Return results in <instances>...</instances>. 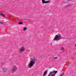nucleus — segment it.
I'll return each mask as SVG.
<instances>
[{"mask_svg": "<svg viewBox=\"0 0 76 76\" xmlns=\"http://www.w3.org/2000/svg\"><path fill=\"white\" fill-rule=\"evenodd\" d=\"M57 73V71H54L53 72H50L48 76H54V73L56 74Z\"/></svg>", "mask_w": 76, "mask_h": 76, "instance_id": "nucleus-1", "label": "nucleus"}, {"mask_svg": "<svg viewBox=\"0 0 76 76\" xmlns=\"http://www.w3.org/2000/svg\"><path fill=\"white\" fill-rule=\"evenodd\" d=\"M60 38V36L57 35L54 38V40L55 41H57Z\"/></svg>", "mask_w": 76, "mask_h": 76, "instance_id": "nucleus-2", "label": "nucleus"}, {"mask_svg": "<svg viewBox=\"0 0 76 76\" xmlns=\"http://www.w3.org/2000/svg\"><path fill=\"white\" fill-rule=\"evenodd\" d=\"M35 63V62L34 61H31L30 64H29L28 66L30 67H31L34 65V64Z\"/></svg>", "mask_w": 76, "mask_h": 76, "instance_id": "nucleus-3", "label": "nucleus"}, {"mask_svg": "<svg viewBox=\"0 0 76 76\" xmlns=\"http://www.w3.org/2000/svg\"><path fill=\"white\" fill-rule=\"evenodd\" d=\"M12 70L13 72H16V71L17 70V68L16 67V66H14L12 68Z\"/></svg>", "mask_w": 76, "mask_h": 76, "instance_id": "nucleus-4", "label": "nucleus"}, {"mask_svg": "<svg viewBox=\"0 0 76 76\" xmlns=\"http://www.w3.org/2000/svg\"><path fill=\"white\" fill-rule=\"evenodd\" d=\"M42 3L43 4H46V3H48L50 2V1H44V0H42Z\"/></svg>", "mask_w": 76, "mask_h": 76, "instance_id": "nucleus-5", "label": "nucleus"}, {"mask_svg": "<svg viewBox=\"0 0 76 76\" xmlns=\"http://www.w3.org/2000/svg\"><path fill=\"white\" fill-rule=\"evenodd\" d=\"M20 50L21 52H23V51H25V48L23 47L21 48Z\"/></svg>", "mask_w": 76, "mask_h": 76, "instance_id": "nucleus-6", "label": "nucleus"}, {"mask_svg": "<svg viewBox=\"0 0 76 76\" xmlns=\"http://www.w3.org/2000/svg\"><path fill=\"white\" fill-rule=\"evenodd\" d=\"M47 71H45L44 73V74L43 75V76H45V75H47Z\"/></svg>", "mask_w": 76, "mask_h": 76, "instance_id": "nucleus-7", "label": "nucleus"}, {"mask_svg": "<svg viewBox=\"0 0 76 76\" xmlns=\"http://www.w3.org/2000/svg\"><path fill=\"white\" fill-rule=\"evenodd\" d=\"M64 50V47H62L61 48L60 50H61V51H63Z\"/></svg>", "mask_w": 76, "mask_h": 76, "instance_id": "nucleus-8", "label": "nucleus"}, {"mask_svg": "<svg viewBox=\"0 0 76 76\" xmlns=\"http://www.w3.org/2000/svg\"><path fill=\"white\" fill-rule=\"evenodd\" d=\"M0 15H1V16H3L4 17H5V15L3 14H0Z\"/></svg>", "mask_w": 76, "mask_h": 76, "instance_id": "nucleus-9", "label": "nucleus"}, {"mask_svg": "<svg viewBox=\"0 0 76 76\" xmlns=\"http://www.w3.org/2000/svg\"><path fill=\"white\" fill-rule=\"evenodd\" d=\"M4 72H6L7 71V68H4Z\"/></svg>", "mask_w": 76, "mask_h": 76, "instance_id": "nucleus-10", "label": "nucleus"}, {"mask_svg": "<svg viewBox=\"0 0 76 76\" xmlns=\"http://www.w3.org/2000/svg\"><path fill=\"white\" fill-rule=\"evenodd\" d=\"M18 24H19V25H22V24H23V23L22 22H19L18 23Z\"/></svg>", "mask_w": 76, "mask_h": 76, "instance_id": "nucleus-11", "label": "nucleus"}, {"mask_svg": "<svg viewBox=\"0 0 76 76\" xmlns=\"http://www.w3.org/2000/svg\"><path fill=\"white\" fill-rule=\"evenodd\" d=\"M64 72H63L61 75V76H64Z\"/></svg>", "mask_w": 76, "mask_h": 76, "instance_id": "nucleus-12", "label": "nucleus"}, {"mask_svg": "<svg viewBox=\"0 0 76 76\" xmlns=\"http://www.w3.org/2000/svg\"><path fill=\"white\" fill-rule=\"evenodd\" d=\"M23 30L24 31H26V28H24Z\"/></svg>", "mask_w": 76, "mask_h": 76, "instance_id": "nucleus-13", "label": "nucleus"}, {"mask_svg": "<svg viewBox=\"0 0 76 76\" xmlns=\"http://www.w3.org/2000/svg\"><path fill=\"white\" fill-rule=\"evenodd\" d=\"M57 58H58V57H57V56L55 58V59H57Z\"/></svg>", "mask_w": 76, "mask_h": 76, "instance_id": "nucleus-14", "label": "nucleus"}, {"mask_svg": "<svg viewBox=\"0 0 76 76\" xmlns=\"http://www.w3.org/2000/svg\"><path fill=\"white\" fill-rule=\"evenodd\" d=\"M0 23H1L2 24H3V23L1 22H0Z\"/></svg>", "mask_w": 76, "mask_h": 76, "instance_id": "nucleus-15", "label": "nucleus"}, {"mask_svg": "<svg viewBox=\"0 0 76 76\" xmlns=\"http://www.w3.org/2000/svg\"><path fill=\"white\" fill-rule=\"evenodd\" d=\"M3 64H4V63H3V64H1L2 66H3Z\"/></svg>", "mask_w": 76, "mask_h": 76, "instance_id": "nucleus-16", "label": "nucleus"}, {"mask_svg": "<svg viewBox=\"0 0 76 76\" xmlns=\"http://www.w3.org/2000/svg\"><path fill=\"white\" fill-rule=\"evenodd\" d=\"M75 47H76V44L75 45Z\"/></svg>", "mask_w": 76, "mask_h": 76, "instance_id": "nucleus-17", "label": "nucleus"}, {"mask_svg": "<svg viewBox=\"0 0 76 76\" xmlns=\"http://www.w3.org/2000/svg\"><path fill=\"white\" fill-rule=\"evenodd\" d=\"M33 59H35V58H34Z\"/></svg>", "mask_w": 76, "mask_h": 76, "instance_id": "nucleus-18", "label": "nucleus"}, {"mask_svg": "<svg viewBox=\"0 0 76 76\" xmlns=\"http://www.w3.org/2000/svg\"><path fill=\"white\" fill-rule=\"evenodd\" d=\"M68 1H70V0H68Z\"/></svg>", "mask_w": 76, "mask_h": 76, "instance_id": "nucleus-19", "label": "nucleus"}, {"mask_svg": "<svg viewBox=\"0 0 76 76\" xmlns=\"http://www.w3.org/2000/svg\"><path fill=\"white\" fill-rule=\"evenodd\" d=\"M51 44H52V43H51Z\"/></svg>", "mask_w": 76, "mask_h": 76, "instance_id": "nucleus-20", "label": "nucleus"}]
</instances>
